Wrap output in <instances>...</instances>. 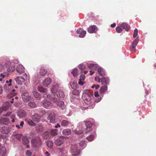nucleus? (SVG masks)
Listing matches in <instances>:
<instances>
[{
  "label": "nucleus",
  "mask_w": 156,
  "mask_h": 156,
  "mask_svg": "<svg viewBox=\"0 0 156 156\" xmlns=\"http://www.w3.org/2000/svg\"><path fill=\"white\" fill-rule=\"evenodd\" d=\"M93 96L92 93L88 90H85L83 92L82 98L84 103L88 105H90L92 103L91 97Z\"/></svg>",
  "instance_id": "1"
},
{
  "label": "nucleus",
  "mask_w": 156,
  "mask_h": 156,
  "mask_svg": "<svg viewBox=\"0 0 156 156\" xmlns=\"http://www.w3.org/2000/svg\"><path fill=\"white\" fill-rule=\"evenodd\" d=\"M31 143L32 145L35 147H39L41 144V140L38 136L35 137L32 139Z\"/></svg>",
  "instance_id": "2"
},
{
  "label": "nucleus",
  "mask_w": 156,
  "mask_h": 156,
  "mask_svg": "<svg viewBox=\"0 0 156 156\" xmlns=\"http://www.w3.org/2000/svg\"><path fill=\"white\" fill-rule=\"evenodd\" d=\"M70 151L72 154V156H78L80 154V151L78 149V146L76 144L72 145Z\"/></svg>",
  "instance_id": "3"
},
{
  "label": "nucleus",
  "mask_w": 156,
  "mask_h": 156,
  "mask_svg": "<svg viewBox=\"0 0 156 156\" xmlns=\"http://www.w3.org/2000/svg\"><path fill=\"white\" fill-rule=\"evenodd\" d=\"M27 74L25 73L23 74V77L20 76L16 77V80L18 84H21L27 79Z\"/></svg>",
  "instance_id": "4"
},
{
  "label": "nucleus",
  "mask_w": 156,
  "mask_h": 156,
  "mask_svg": "<svg viewBox=\"0 0 156 156\" xmlns=\"http://www.w3.org/2000/svg\"><path fill=\"white\" fill-rule=\"evenodd\" d=\"M65 137L61 136L56 139L55 142V144L57 146H60L65 141Z\"/></svg>",
  "instance_id": "5"
},
{
  "label": "nucleus",
  "mask_w": 156,
  "mask_h": 156,
  "mask_svg": "<svg viewBox=\"0 0 156 156\" xmlns=\"http://www.w3.org/2000/svg\"><path fill=\"white\" fill-rule=\"evenodd\" d=\"M42 102L43 107L46 109H50L52 107V105L49 101L46 100L43 101Z\"/></svg>",
  "instance_id": "6"
},
{
  "label": "nucleus",
  "mask_w": 156,
  "mask_h": 156,
  "mask_svg": "<svg viewBox=\"0 0 156 156\" xmlns=\"http://www.w3.org/2000/svg\"><path fill=\"white\" fill-rule=\"evenodd\" d=\"M48 119L49 120L51 123H54L55 120V115L54 112L51 113L48 115Z\"/></svg>",
  "instance_id": "7"
},
{
  "label": "nucleus",
  "mask_w": 156,
  "mask_h": 156,
  "mask_svg": "<svg viewBox=\"0 0 156 156\" xmlns=\"http://www.w3.org/2000/svg\"><path fill=\"white\" fill-rule=\"evenodd\" d=\"M22 98L23 100L25 102H28L30 99V97L29 95V94L27 92L23 93L22 95Z\"/></svg>",
  "instance_id": "8"
},
{
  "label": "nucleus",
  "mask_w": 156,
  "mask_h": 156,
  "mask_svg": "<svg viewBox=\"0 0 156 156\" xmlns=\"http://www.w3.org/2000/svg\"><path fill=\"white\" fill-rule=\"evenodd\" d=\"M41 116L37 113H35L32 116V120L36 122H39L41 118Z\"/></svg>",
  "instance_id": "9"
},
{
  "label": "nucleus",
  "mask_w": 156,
  "mask_h": 156,
  "mask_svg": "<svg viewBox=\"0 0 156 156\" xmlns=\"http://www.w3.org/2000/svg\"><path fill=\"white\" fill-rule=\"evenodd\" d=\"M76 33L77 34H80L79 37L81 38L83 37L86 33V31L83 30L81 28H79L77 30Z\"/></svg>",
  "instance_id": "10"
},
{
  "label": "nucleus",
  "mask_w": 156,
  "mask_h": 156,
  "mask_svg": "<svg viewBox=\"0 0 156 156\" xmlns=\"http://www.w3.org/2000/svg\"><path fill=\"white\" fill-rule=\"evenodd\" d=\"M24 67L21 64H18L17 66L16 70L17 72L20 73L22 74L24 72Z\"/></svg>",
  "instance_id": "11"
},
{
  "label": "nucleus",
  "mask_w": 156,
  "mask_h": 156,
  "mask_svg": "<svg viewBox=\"0 0 156 156\" xmlns=\"http://www.w3.org/2000/svg\"><path fill=\"white\" fill-rule=\"evenodd\" d=\"M49 99L57 104L59 101V99L57 94H54V97L51 96V98H49Z\"/></svg>",
  "instance_id": "12"
},
{
  "label": "nucleus",
  "mask_w": 156,
  "mask_h": 156,
  "mask_svg": "<svg viewBox=\"0 0 156 156\" xmlns=\"http://www.w3.org/2000/svg\"><path fill=\"white\" fill-rule=\"evenodd\" d=\"M51 80L50 78H47L45 79L43 82V85L47 87L51 83Z\"/></svg>",
  "instance_id": "13"
},
{
  "label": "nucleus",
  "mask_w": 156,
  "mask_h": 156,
  "mask_svg": "<svg viewBox=\"0 0 156 156\" xmlns=\"http://www.w3.org/2000/svg\"><path fill=\"white\" fill-rule=\"evenodd\" d=\"M97 30V27L95 25L91 26L89 27L88 30V31L90 33H95Z\"/></svg>",
  "instance_id": "14"
},
{
  "label": "nucleus",
  "mask_w": 156,
  "mask_h": 156,
  "mask_svg": "<svg viewBox=\"0 0 156 156\" xmlns=\"http://www.w3.org/2000/svg\"><path fill=\"white\" fill-rule=\"evenodd\" d=\"M119 26L120 27L122 28L123 29L125 30L126 31H128L130 29L129 26L126 23H119Z\"/></svg>",
  "instance_id": "15"
},
{
  "label": "nucleus",
  "mask_w": 156,
  "mask_h": 156,
  "mask_svg": "<svg viewBox=\"0 0 156 156\" xmlns=\"http://www.w3.org/2000/svg\"><path fill=\"white\" fill-rule=\"evenodd\" d=\"M101 82L102 84L103 85L107 86L109 84V80L105 77H103L101 79Z\"/></svg>",
  "instance_id": "16"
},
{
  "label": "nucleus",
  "mask_w": 156,
  "mask_h": 156,
  "mask_svg": "<svg viewBox=\"0 0 156 156\" xmlns=\"http://www.w3.org/2000/svg\"><path fill=\"white\" fill-rule=\"evenodd\" d=\"M9 122V119L7 117L3 118L0 119V123L5 125L8 124Z\"/></svg>",
  "instance_id": "17"
},
{
  "label": "nucleus",
  "mask_w": 156,
  "mask_h": 156,
  "mask_svg": "<svg viewBox=\"0 0 156 156\" xmlns=\"http://www.w3.org/2000/svg\"><path fill=\"white\" fill-rule=\"evenodd\" d=\"M47 69H45L44 67L40 68L39 73L41 76H45L47 74Z\"/></svg>",
  "instance_id": "18"
},
{
  "label": "nucleus",
  "mask_w": 156,
  "mask_h": 156,
  "mask_svg": "<svg viewBox=\"0 0 156 156\" xmlns=\"http://www.w3.org/2000/svg\"><path fill=\"white\" fill-rule=\"evenodd\" d=\"M43 137L45 139H48L50 138L51 136L49 131H47L44 132L42 135Z\"/></svg>",
  "instance_id": "19"
},
{
  "label": "nucleus",
  "mask_w": 156,
  "mask_h": 156,
  "mask_svg": "<svg viewBox=\"0 0 156 156\" xmlns=\"http://www.w3.org/2000/svg\"><path fill=\"white\" fill-rule=\"evenodd\" d=\"M59 88V87L58 84H55L54 85L51 89V91L53 93H56L58 91Z\"/></svg>",
  "instance_id": "20"
},
{
  "label": "nucleus",
  "mask_w": 156,
  "mask_h": 156,
  "mask_svg": "<svg viewBox=\"0 0 156 156\" xmlns=\"http://www.w3.org/2000/svg\"><path fill=\"white\" fill-rule=\"evenodd\" d=\"M22 140L23 144L24 145H27L29 143V141L27 137L26 136H22Z\"/></svg>",
  "instance_id": "21"
},
{
  "label": "nucleus",
  "mask_w": 156,
  "mask_h": 156,
  "mask_svg": "<svg viewBox=\"0 0 156 156\" xmlns=\"http://www.w3.org/2000/svg\"><path fill=\"white\" fill-rule=\"evenodd\" d=\"M58 129H56L51 130L49 132L50 133V135H51V136H54L57 135L58 134Z\"/></svg>",
  "instance_id": "22"
},
{
  "label": "nucleus",
  "mask_w": 156,
  "mask_h": 156,
  "mask_svg": "<svg viewBox=\"0 0 156 156\" xmlns=\"http://www.w3.org/2000/svg\"><path fill=\"white\" fill-rule=\"evenodd\" d=\"M27 112L23 110H21L18 113V115L20 117H22L25 116L27 115Z\"/></svg>",
  "instance_id": "23"
},
{
  "label": "nucleus",
  "mask_w": 156,
  "mask_h": 156,
  "mask_svg": "<svg viewBox=\"0 0 156 156\" xmlns=\"http://www.w3.org/2000/svg\"><path fill=\"white\" fill-rule=\"evenodd\" d=\"M1 132L4 134H8L9 132V130L5 126L3 127L1 129Z\"/></svg>",
  "instance_id": "24"
},
{
  "label": "nucleus",
  "mask_w": 156,
  "mask_h": 156,
  "mask_svg": "<svg viewBox=\"0 0 156 156\" xmlns=\"http://www.w3.org/2000/svg\"><path fill=\"white\" fill-rule=\"evenodd\" d=\"M71 131L69 129H65L62 131V134L64 136H68L71 134Z\"/></svg>",
  "instance_id": "25"
},
{
  "label": "nucleus",
  "mask_w": 156,
  "mask_h": 156,
  "mask_svg": "<svg viewBox=\"0 0 156 156\" xmlns=\"http://www.w3.org/2000/svg\"><path fill=\"white\" fill-rule=\"evenodd\" d=\"M58 151L59 153L65 154L67 153V151L65 148L64 147H59L58 149Z\"/></svg>",
  "instance_id": "26"
},
{
  "label": "nucleus",
  "mask_w": 156,
  "mask_h": 156,
  "mask_svg": "<svg viewBox=\"0 0 156 156\" xmlns=\"http://www.w3.org/2000/svg\"><path fill=\"white\" fill-rule=\"evenodd\" d=\"M6 149L5 147H2L0 149V154L2 155H5L6 154Z\"/></svg>",
  "instance_id": "27"
},
{
  "label": "nucleus",
  "mask_w": 156,
  "mask_h": 156,
  "mask_svg": "<svg viewBox=\"0 0 156 156\" xmlns=\"http://www.w3.org/2000/svg\"><path fill=\"white\" fill-rule=\"evenodd\" d=\"M57 105L62 109H64L66 107V106L64 105V102L63 101H58Z\"/></svg>",
  "instance_id": "28"
},
{
  "label": "nucleus",
  "mask_w": 156,
  "mask_h": 156,
  "mask_svg": "<svg viewBox=\"0 0 156 156\" xmlns=\"http://www.w3.org/2000/svg\"><path fill=\"white\" fill-rule=\"evenodd\" d=\"M107 86L103 85L101 87L100 90V93H104L107 90Z\"/></svg>",
  "instance_id": "29"
},
{
  "label": "nucleus",
  "mask_w": 156,
  "mask_h": 156,
  "mask_svg": "<svg viewBox=\"0 0 156 156\" xmlns=\"http://www.w3.org/2000/svg\"><path fill=\"white\" fill-rule=\"evenodd\" d=\"M33 94L35 98L37 100H39L41 98L40 94L38 92L34 91L33 92Z\"/></svg>",
  "instance_id": "30"
},
{
  "label": "nucleus",
  "mask_w": 156,
  "mask_h": 156,
  "mask_svg": "<svg viewBox=\"0 0 156 156\" xmlns=\"http://www.w3.org/2000/svg\"><path fill=\"white\" fill-rule=\"evenodd\" d=\"M69 124V122L68 121L63 120L61 122V125L62 126H68Z\"/></svg>",
  "instance_id": "31"
},
{
  "label": "nucleus",
  "mask_w": 156,
  "mask_h": 156,
  "mask_svg": "<svg viewBox=\"0 0 156 156\" xmlns=\"http://www.w3.org/2000/svg\"><path fill=\"white\" fill-rule=\"evenodd\" d=\"M98 72L100 76H103L105 75V72L101 68L98 69Z\"/></svg>",
  "instance_id": "32"
},
{
  "label": "nucleus",
  "mask_w": 156,
  "mask_h": 156,
  "mask_svg": "<svg viewBox=\"0 0 156 156\" xmlns=\"http://www.w3.org/2000/svg\"><path fill=\"white\" fill-rule=\"evenodd\" d=\"M26 121L28 124L30 126H36V124L34 123L31 119H26Z\"/></svg>",
  "instance_id": "33"
},
{
  "label": "nucleus",
  "mask_w": 156,
  "mask_h": 156,
  "mask_svg": "<svg viewBox=\"0 0 156 156\" xmlns=\"http://www.w3.org/2000/svg\"><path fill=\"white\" fill-rule=\"evenodd\" d=\"M28 105L30 106L31 108H34L37 107V105L34 102H30L28 103Z\"/></svg>",
  "instance_id": "34"
},
{
  "label": "nucleus",
  "mask_w": 156,
  "mask_h": 156,
  "mask_svg": "<svg viewBox=\"0 0 156 156\" xmlns=\"http://www.w3.org/2000/svg\"><path fill=\"white\" fill-rule=\"evenodd\" d=\"M37 89L39 91L42 93H46L47 91L46 88H44L43 87L41 86H38Z\"/></svg>",
  "instance_id": "35"
},
{
  "label": "nucleus",
  "mask_w": 156,
  "mask_h": 156,
  "mask_svg": "<svg viewBox=\"0 0 156 156\" xmlns=\"http://www.w3.org/2000/svg\"><path fill=\"white\" fill-rule=\"evenodd\" d=\"M14 69L15 68L14 67L11 65L8 66L7 67V70L8 72H12L14 71Z\"/></svg>",
  "instance_id": "36"
},
{
  "label": "nucleus",
  "mask_w": 156,
  "mask_h": 156,
  "mask_svg": "<svg viewBox=\"0 0 156 156\" xmlns=\"http://www.w3.org/2000/svg\"><path fill=\"white\" fill-rule=\"evenodd\" d=\"M47 146L50 148H51L53 146V143L52 141L48 140L46 142Z\"/></svg>",
  "instance_id": "37"
},
{
  "label": "nucleus",
  "mask_w": 156,
  "mask_h": 156,
  "mask_svg": "<svg viewBox=\"0 0 156 156\" xmlns=\"http://www.w3.org/2000/svg\"><path fill=\"white\" fill-rule=\"evenodd\" d=\"M43 130L42 126H38L36 127V130L38 132H42Z\"/></svg>",
  "instance_id": "38"
},
{
  "label": "nucleus",
  "mask_w": 156,
  "mask_h": 156,
  "mask_svg": "<svg viewBox=\"0 0 156 156\" xmlns=\"http://www.w3.org/2000/svg\"><path fill=\"white\" fill-rule=\"evenodd\" d=\"M9 75L8 72H3L0 74V76L4 78L5 77H8Z\"/></svg>",
  "instance_id": "39"
},
{
  "label": "nucleus",
  "mask_w": 156,
  "mask_h": 156,
  "mask_svg": "<svg viewBox=\"0 0 156 156\" xmlns=\"http://www.w3.org/2000/svg\"><path fill=\"white\" fill-rule=\"evenodd\" d=\"M84 122L85 123L87 128H91V126L93 125V124L90 121H84Z\"/></svg>",
  "instance_id": "40"
},
{
  "label": "nucleus",
  "mask_w": 156,
  "mask_h": 156,
  "mask_svg": "<svg viewBox=\"0 0 156 156\" xmlns=\"http://www.w3.org/2000/svg\"><path fill=\"white\" fill-rule=\"evenodd\" d=\"M78 69H73L72 71L71 72L72 74L73 75V76H76L78 74Z\"/></svg>",
  "instance_id": "41"
},
{
  "label": "nucleus",
  "mask_w": 156,
  "mask_h": 156,
  "mask_svg": "<svg viewBox=\"0 0 156 156\" xmlns=\"http://www.w3.org/2000/svg\"><path fill=\"white\" fill-rule=\"evenodd\" d=\"M138 42V39H137V38L135 39L133 42L131 46L136 47V46Z\"/></svg>",
  "instance_id": "42"
},
{
  "label": "nucleus",
  "mask_w": 156,
  "mask_h": 156,
  "mask_svg": "<svg viewBox=\"0 0 156 156\" xmlns=\"http://www.w3.org/2000/svg\"><path fill=\"white\" fill-rule=\"evenodd\" d=\"M44 98H48L49 99V98H51V96L48 93L47 90L46 91V93H44Z\"/></svg>",
  "instance_id": "43"
},
{
  "label": "nucleus",
  "mask_w": 156,
  "mask_h": 156,
  "mask_svg": "<svg viewBox=\"0 0 156 156\" xmlns=\"http://www.w3.org/2000/svg\"><path fill=\"white\" fill-rule=\"evenodd\" d=\"M8 107L7 106H5L4 105H3L2 108L0 107V114L2 112V111H6L7 110Z\"/></svg>",
  "instance_id": "44"
},
{
  "label": "nucleus",
  "mask_w": 156,
  "mask_h": 156,
  "mask_svg": "<svg viewBox=\"0 0 156 156\" xmlns=\"http://www.w3.org/2000/svg\"><path fill=\"white\" fill-rule=\"evenodd\" d=\"M70 85L72 88L74 89L76 88L77 86V84L75 83L71 82L70 83Z\"/></svg>",
  "instance_id": "45"
},
{
  "label": "nucleus",
  "mask_w": 156,
  "mask_h": 156,
  "mask_svg": "<svg viewBox=\"0 0 156 156\" xmlns=\"http://www.w3.org/2000/svg\"><path fill=\"white\" fill-rule=\"evenodd\" d=\"M16 94L15 92H10L8 95V98H12L13 97L15 96Z\"/></svg>",
  "instance_id": "46"
},
{
  "label": "nucleus",
  "mask_w": 156,
  "mask_h": 156,
  "mask_svg": "<svg viewBox=\"0 0 156 156\" xmlns=\"http://www.w3.org/2000/svg\"><path fill=\"white\" fill-rule=\"evenodd\" d=\"M23 135L21 134H17L16 136V138L19 140H20L22 139Z\"/></svg>",
  "instance_id": "47"
},
{
  "label": "nucleus",
  "mask_w": 156,
  "mask_h": 156,
  "mask_svg": "<svg viewBox=\"0 0 156 156\" xmlns=\"http://www.w3.org/2000/svg\"><path fill=\"white\" fill-rule=\"evenodd\" d=\"M59 96L61 98H63L65 97V95L63 92L62 91H59L58 93Z\"/></svg>",
  "instance_id": "48"
},
{
  "label": "nucleus",
  "mask_w": 156,
  "mask_h": 156,
  "mask_svg": "<svg viewBox=\"0 0 156 156\" xmlns=\"http://www.w3.org/2000/svg\"><path fill=\"white\" fill-rule=\"evenodd\" d=\"M94 138V136L93 135H91L89 137H87V140L89 141H91Z\"/></svg>",
  "instance_id": "49"
},
{
  "label": "nucleus",
  "mask_w": 156,
  "mask_h": 156,
  "mask_svg": "<svg viewBox=\"0 0 156 156\" xmlns=\"http://www.w3.org/2000/svg\"><path fill=\"white\" fill-rule=\"evenodd\" d=\"M116 30L118 33H120L122 32V30L120 27H117L116 28Z\"/></svg>",
  "instance_id": "50"
},
{
  "label": "nucleus",
  "mask_w": 156,
  "mask_h": 156,
  "mask_svg": "<svg viewBox=\"0 0 156 156\" xmlns=\"http://www.w3.org/2000/svg\"><path fill=\"white\" fill-rule=\"evenodd\" d=\"M138 34V30L137 29H135L134 31L133 36L134 38H135L137 36Z\"/></svg>",
  "instance_id": "51"
},
{
  "label": "nucleus",
  "mask_w": 156,
  "mask_h": 156,
  "mask_svg": "<svg viewBox=\"0 0 156 156\" xmlns=\"http://www.w3.org/2000/svg\"><path fill=\"white\" fill-rule=\"evenodd\" d=\"M83 129H82L81 130H79L77 129L75 131V133L78 134H80L82 133L83 132Z\"/></svg>",
  "instance_id": "52"
},
{
  "label": "nucleus",
  "mask_w": 156,
  "mask_h": 156,
  "mask_svg": "<svg viewBox=\"0 0 156 156\" xmlns=\"http://www.w3.org/2000/svg\"><path fill=\"white\" fill-rule=\"evenodd\" d=\"M73 94L75 95H78L79 94V91L76 89H75L72 91Z\"/></svg>",
  "instance_id": "53"
},
{
  "label": "nucleus",
  "mask_w": 156,
  "mask_h": 156,
  "mask_svg": "<svg viewBox=\"0 0 156 156\" xmlns=\"http://www.w3.org/2000/svg\"><path fill=\"white\" fill-rule=\"evenodd\" d=\"M135 47H136L132 46H130V50L133 52H135L136 51Z\"/></svg>",
  "instance_id": "54"
},
{
  "label": "nucleus",
  "mask_w": 156,
  "mask_h": 156,
  "mask_svg": "<svg viewBox=\"0 0 156 156\" xmlns=\"http://www.w3.org/2000/svg\"><path fill=\"white\" fill-rule=\"evenodd\" d=\"M93 66L94 64H90L88 65V67L90 69H93Z\"/></svg>",
  "instance_id": "55"
},
{
  "label": "nucleus",
  "mask_w": 156,
  "mask_h": 156,
  "mask_svg": "<svg viewBox=\"0 0 156 156\" xmlns=\"http://www.w3.org/2000/svg\"><path fill=\"white\" fill-rule=\"evenodd\" d=\"M95 80L99 83L101 82V79L99 76H97L95 77Z\"/></svg>",
  "instance_id": "56"
},
{
  "label": "nucleus",
  "mask_w": 156,
  "mask_h": 156,
  "mask_svg": "<svg viewBox=\"0 0 156 156\" xmlns=\"http://www.w3.org/2000/svg\"><path fill=\"white\" fill-rule=\"evenodd\" d=\"M80 80H84L85 78V76L84 75H81L80 76Z\"/></svg>",
  "instance_id": "57"
},
{
  "label": "nucleus",
  "mask_w": 156,
  "mask_h": 156,
  "mask_svg": "<svg viewBox=\"0 0 156 156\" xmlns=\"http://www.w3.org/2000/svg\"><path fill=\"white\" fill-rule=\"evenodd\" d=\"M85 142L84 141H81L80 143V145L82 146V147H83L85 146Z\"/></svg>",
  "instance_id": "58"
},
{
  "label": "nucleus",
  "mask_w": 156,
  "mask_h": 156,
  "mask_svg": "<svg viewBox=\"0 0 156 156\" xmlns=\"http://www.w3.org/2000/svg\"><path fill=\"white\" fill-rule=\"evenodd\" d=\"M12 113L11 112H8L5 114H3V115L4 116H8Z\"/></svg>",
  "instance_id": "59"
},
{
  "label": "nucleus",
  "mask_w": 156,
  "mask_h": 156,
  "mask_svg": "<svg viewBox=\"0 0 156 156\" xmlns=\"http://www.w3.org/2000/svg\"><path fill=\"white\" fill-rule=\"evenodd\" d=\"M94 87L96 89H97L99 87V85H96L95 84H94L91 86V88H94Z\"/></svg>",
  "instance_id": "60"
},
{
  "label": "nucleus",
  "mask_w": 156,
  "mask_h": 156,
  "mask_svg": "<svg viewBox=\"0 0 156 156\" xmlns=\"http://www.w3.org/2000/svg\"><path fill=\"white\" fill-rule=\"evenodd\" d=\"M31 152L29 150L27 151L26 152V155L28 156H30L31 155Z\"/></svg>",
  "instance_id": "61"
},
{
  "label": "nucleus",
  "mask_w": 156,
  "mask_h": 156,
  "mask_svg": "<svg viewBox=\"0 0 156 156\" xmlns=\"http://www.w3.org/2000/svg\"><path fill=\"white\" fill-rule=\"evenodd\" d=\"M79 67L80 70H83L85 66L83 65H80L79 66Z\"/></svg>",
  "instance_id": "62"
},
{
  "label": "nucleus",
  "mask_w": 156,
  "mask_h": 156,
  "mask_svg": "<svg viewBox=\"0 0 156 156\" xmlns=\"http://www.w3.org/2000/svg\"><path fill=\"white\" fill-rule=\"evenodd\" d=\"M86 131L85 132V133H87L88 132L91 131L92 130V129L91 128H87L86 127V129L85 130Z\"/></svg>",
  "instance_id": "63"
},
{
  "label": "nucleus",
  "mask_w": 156,
  "mask_h": 156,
  "mask_svg": "<svg viewBox=\"0 0 156 156\" xmlns=\"http://www.w3.org/2000/svg\"><path fill=\"white\" fill-rule=\"evenodd\" d=\"M94 96L95 97H100L98 92L96 91L94 92Z\"/></svg>",
  "instance_id": "64"
}]
</instances>
